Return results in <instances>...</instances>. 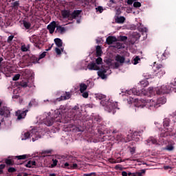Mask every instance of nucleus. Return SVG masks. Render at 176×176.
I'll return each instance as SVG.
<instances>
[{
    "mask_svg": "<svg viewBox=\"0 0 176 176\" xmlns=\"http://www.w3.org/2000/svg\"><path fill=\"white\" fill-rule=\"evenodd\" d=\"M53 163L51 164L50 167L51 168H54L56 166H57V163H58V161L57 160H52Z\"/></svg>",
    "mask_w": 176,
    "mask_h": 176,
    "instance_id": "45",
    "label": "nucleus"
},
{
    "mask_svg": "<svg viewBox=\"0 0 176 176\" xmlns=\"http://www.w3.org/2000/svg\"><path fill=\"white\" fill-rule=\"evenodd\" d=\"M117 39H118V41H119L120 42H124V41H127V36H120Z\"/></svg>",
    "mask_w": 176,
    "mask_h": 176,
    "instance_id": "42",
    "label": "nucleus"
},
{
    "mask_svg": "<svg viewBox=\"0 0 176 176\" xmlns=\"http://www.w3.org/2000/svg\"><path fill=\"white\" fill-rule=\"evenodd\" d=\"M133 7L134 8H141V3L138 1H135L133 3Z\"/></svg>",
    "mask_w": 176,
    "mask_h": 176,
    "instance_id": "49",
    "label": "nucleus"
},
{
    "mask_svg": "<svg viewBox=\"0 0 176 176\" xmlns=\"http://www.w3.org/2000/svg\"><path fill=\"white\" fill-rule=\"evenodd\" d=\"M2 105V102H0V107ZM10 116V110L7 107H3L0 109V124L3 123V118H9Z\"/></svg>",
    "mask_w": 176,
    "mask_h": 176,
    "instance_id": "4",
    "label": "nucleus"
},
{
    "mask_svg": "<svg viewBox=\"0 0 176 176\" xmlns=\"http://www.w3.org/2000/svg\"><path fill=\"white\" fill-rule=\"evenodd\" d=\"M148 93L151 96H161L162 94H168L169 93H176V85L173 84H170L169 85H162L161 87L153 88L149 87L148 88Z\"/></svg>",
    "mask_w": 176,
    "mask_h": 176,
    "instance_id": "1",
    "label": "nucleus"
},
{
    "mask_svg": "<svg viewBox=\"0 0 176 176\" xmlns=\"http://www.w3.org/2000/svg\"><path fill=\"white\" fill-rule=\"evenodd\" d=\"M60 116H61V111H55L54 116L52 118H54V121H55L56 119H57V118H60Z\"/></svg>",
    "mask_w": 176,
    "mask_h": 176,
    "instance_id": "41",
    "label": "nucleus"
},
{
    "mask_svg": "<svg viewBox=\"0 0 176 176\" xmlns=\"http://www.w3.org/2000/svg\"><path fill=\"white\" fill-rule=\"evenodd\" d=\"M56 32H58L59 34H64V32H65V28L62 27V26H58L56 28Z\"/></svg>",
    "mask_w": 176,
    "mask_h": 176,
    "instance_id": "32",
    "label": "nucleus"
},
{
    "mask_svg": "<svg viewBox=\"0 0 176 176\" xmlns=\"http://www.w3.org/2000/svg\"><path fill=\"white\" fill-rule=\"evenodd\" d=\"M27 112H28V110H18L17 111H16L15 116L17 117V120H21V119H25V116H27Z\"/></svg>",
    "mask_w": 176,
    "mask_h": 176,
    "instance_id": "8",
    "label": "nucleus"
},
{
    "mask_svg": "<svg viewBox=\"0 0 176 176\" xmlns=\"http://www.w3.org/2000/svg\"><path fill=\"white\" fill-rule=\"evenodd\" d=\"M72 111L73 115H74V118H76V119H79L80 118V116H82V113L79 111L78 105L74 106L72 108Z\"/></svg>",
    "mask_w": 176,
    "mask_h": 176,
    "instance_id": "10",
    "label": "nucleus"
},
{
    "mask_svg": "<svg viewBox=\"0 0 176 176\" xmlns=\"http://www.w3.org/2000/svg\"><path fill=\"white\" fill-rule=\"evenodd\" d=\"M166 149H167V151H173L174 146H173L171 145H168L166 146Z\"/></svg>",
    "mask_w": 176,
    "mask_h": 176,
    "instance_id": "58",
    "label": "nucleus"
},
{
    "mask_svg": "<svg viewBox=\"0 0 176 176\" xmlns=\"http://www.w3.org/2000/svg\"><path fill=\"white\" fill-rule=\"evenodd\" d=\"M19 6H20V1H16L11 3V8L14 9V10H19Z\"/></svg>",
    "mask_w": 176,
    "mask_h": 176,
    "instance_id": "26",
    "label": "nucleus"
},
{
    "mask_svg": "<svg viewBox=\"0 0 176 176\" xmlns=\"http://www.w3.org/2000/svg\"><path fill=\"white\" fill-rule=\"evenodd\" d=\"M141 59L140 58V56H135L133 60H132V64H133L134 65H137V64H138L139 61Z\"/></svg>",
    "mask_w": 176,
    "mask_h": 176,
    "instance_id": "40",
    "label": "nucleus"
},
{
    "mask_svg": "<svg viewBox=\"0 0 176 176\" xmlns=\"http://www.w3.org/2000/svg\"><path fill=\"white\" fill-rule=\"evenodd\" d=\"M146 102L142 104H138V108H144V107H146L151 111H155L157 108L162 107L164 104H166L167 99L164 97L159 98L157 100H150L149 101Z\"/></svg>",
    "mask_w": 176,
    "mask_h": 176,
    "instance_id": "2",
    "label": "nucleus"
},
{
    "mask_svg": "<svg viewBox=\"0 0 176 176\" xmlns=\"http://www.w3.org/2000/svg\"><path fill=\"white\" fill-rule=\"evenodd\" d=\"M20 76H21V75L19 74H15L14 76V77L12 78V80H14V81L19 80V79H20Z\"/></svg>",
    "mask_w": 176,
    "mask_h": 176,
    "instance_id": "48",
    "label": "nucleus"
},
{
    "mask_svg": "<svg viewBox=\"0 0 176 176\" xmlns=\"http://www.w3.org/2000/svg\"><path fill=\"white\" fill-rule=\"evenodd\" d=\"M161 56V60H164L166 58V54H160Z\"/></svg>",
    "mask_w": 176,
    "mask_h": 176,
    "instance_id": "60",
    "label": "nucleus"
},
{
    "mask_svg": "<svg viewBox=\"0 0 176 176\" xmlns=\"http://www.w3.org/2000/svg\"><path fill=\"white\" fill-rule=\"evenodd\" d=\"M21 50L22 52H28V48H27V46L25 45H22L21 47Z\"/></svg>",
    "mask_w": 176,
    "mask_h": 176,
    "instance_id": "54",
    "label": "nucleus"
},
{
    "mask_svg": "<svg viewBox=\"0 0 176 176\" xmlns=\"http://www.w3.org/2000/svg\"><path fill=\"white\" fill-rule=\"evenodd\" d=\"M107 69H101L98 72V76L101 79H107Z\"/></svg>",
    "mask_w": 176,
    "mask_h": 176,
    "instance_id": "18",
    "label": "nucleus"
},
{
    "mask_svg": "<svg viewBox=\"0 0 176 176\" xmlns=\"http://www.w3.org/2000/svg\"><path fill=\"white\" fill-rule=\"evenodd\" d=\"M30 41L33 43L34 46H35V47L37 49H42V46H43L42 40L39 39V37L36 36L35 35L30 38Z\"/></svg>",
    "mask_w": 176,
    "mask_h": 176,
    "instance_id": "5",
    "label": "nucleus"
},
{
    "mask_svg": "<svg viewBox=\"0 0 176 176\" xmlns=\"http://www.w3.org/2000/svg\"><path fill=\"white\" fill-rule=\"evenodd\" d=\"M146 141V144L147 145H157L159 142H157V139L154 137H150Z\"/></svg>",
    "mask_w": 176,
    "mask_h": 176,
    "instance_id": "14",
    "label": "nucleus"
},
{
    "mask_svg": "<svg viewBox=\"0 0 176 176\" xmlns=\"http://www.w3.org/2000/svg\"><path fill=\"white\" fill-rule=\"evenodd\" d=\"M102 53V50H101V47L100 45H98L96 47V56L97 57H100Z\"/></svg>",
    "mask_w": 176,
    "mask_h": 176,
    "instance_id": "37",
    "label": "nucleus"
},
{
    "mask_svg": "<svg viewBox=\"0 0 176 176\" xmlns=\"http://www.w3.org/2000/svg\"><path fill=\"white\" fill-rule=\"evenodd\" d=\"M55 45L57 47H63V40L59 38H56L54 40Z\"/></svg>",
    "mask_w": 176,
    "mask_h": 176,
    "instance_id": "29",
    "label": "nucleus"
},
{
    "mask_svg": "<svg viewBox=\"0 0 176 176\" xmlns=\"http://www.w3.org/2000/svg\"><path fill=\"white\" fill-rule=\"evenodd\" d=\"M31 137L33 142H35V141L41 138L39 132L36 131V129H32L31 131L25 132L24 133V138H22V140H28V138H31Z\"/></svg>",
    "mask_w": 176,
    "mask_h": 176,
    "instance_id": "3",
    "label": "nucleus"
},
{
    "mask_svg": "<svg viewBox=\"0 0 176 176\" xmlns=\"http://www.w3.org/2000/svg\"><path fill=\"white\" fill-rule=\"evenodd\" d=\"M120 64H119V63H118V62H116L115 63H114V67H115V68H119V67H120Z\"/></svg>",
    "mask_w": 176,
    "mask_h": 176,
    "instance_id": "64",
    "label": "nucleus"
},
{
    "mask_svg": "<svg viewBox=\"0 0 176 176\" xmlns=\"http://www.w3.org/2000/svg\"><path fill=\"white\" fill-rule=\"evenodd\" d=\"M91 4H94L96 3V0H87L85 5H90Z\"/></svg>",
    "mask_w": 176,
    "mask_h": 176,
    "instance_id": "52",
    "label": "nucleus"
},
{
    "mask_svg": "<svg viewBox=\"0 0 176 176\" xmlns=\"http://www.w3.org/2000/svg\"><path fill=\"white\" fill-rule=\"evenodd\" d=\"M6 167V165L5 164H0V170H3Z\"/></svg>",
    "mask_w": 176,
    "mask_h": 176,
    "instance_id": "63",
    "label": "nucleus"
},
{
    "mask_svg": "<svg viewBox=\"0 0 176 176\" xmlns=\"http://www.w3.org/2000/svg\"><path fill=\"white\" fill-rule=\"evenodd\" d=\"M61 14L63 16V19H67L70 21L71 17V10H63L61 11Z\"/></svg>",
    "mask_w": 176,
    "mask_h": 176,
    "instance_id": "13",
    "label": "nucleus"
},
{
    "mask_svg": "<svg viewBox=\"0 0 176 176\" xmlns=\"http://www.w3.org/2000/svg\"><path fill=\"white\" fill-rule=\"evenodd\" d=\"M126 21V18L124 16H118L116 19V22L118 23V24H123Z\"/></svg>",
    "mask_w": 176,
    "mask_h": 176,
    "instance_id": "30",
    "label": "nucleus"
},
{
    "mask_svg": "<svg viewBox=\"0 0 176 176\" xmlns=\"http://www.w3.org/2000/svg\"><path fill=\"white\" fill-rule=\"evenodd\" d=\"M62 167H63V168H67L68 170H76V168H78V164L66 162L63 165Z\"/></svg>",
    "mask_w": 176,
    "mask_h": 176,
    "instance_id": "9",
    "label": "nucleus"
},
{
    "mask_svg": "<svg viewBox=\"0 0 176 176\" xmlns=\"http://www.w3.org/2000/svg\"><path fill=\"white\" fill-rule=\"evenodd\" d=\"M142 132L141 131H135L133 133H131L130 138H129V141H135L138 142L140 141V138L141 137V134Z\"/></svg>",
    "mask_w": 176,
    "mask_h": 176,
    "instance_id": "7",
    "label": "nucleus"
},
{
    "mask_svg": "<svg viewBox=\"0 0 176 176\" xmlns=\"http://www.w3.org/2000/svg\"><path fill=\"white\" fill-rule=\"evenodd\" d=\"M93 175H96V173H91L84 174V176H93Z\"/></svg>",
    "mask_w": 176,
    "mask_h": 176,
    "instance_id": "59",
    "label": "nucleus"
},
{
    "mask_svg": "<svg viewBox=\"0 0 176 176\" xmlns=\"http://www.w3.org/2000/svg\"><path fill=\"white\" fill-rule=\"evenodd\" d=\"M17 86H21V87H32L31 85H28V80H22L16 82Z\"/></svg>",
    "mask_w": 176,
    "mask_h": 176,
    "instance_id": "22",
    "label": "nucleus"
},
{
    "mask_svg": "<svg viewBox=\"0 0 176 176\" xmlns=\"http://www.w3.org/2000/svg\"><path fill=\"white\" fill-rule=\"evenodd\" d=\"M88 69L90 71H100V67L98 65H96L95 63H91L87 66Z\"/></svg>",
    "mask_w": 176,
    "mask_h": 176,
    "instance_id": "19",
    "label": "nucleus"
},
{
    "mask_svg": "<svg viewBox=\"0 0 176 176\" xmlns=\"http://www.w3.org/2000/svg\"><path fill=\"white\" fill-rule=\"evenodd\" d=\"M45 57H46V52L41 54L38 58H34V60H36V63H38L39 60H41V58H45Z\"/></svg>",
    "mask_w": 176,
    "mask_h": 176,
    "instance_id": "36",
    "label": "nucleus"
},
{
    "mask_svg": "<svg viewBox=\"0 0 176 176\" xmlns=\"http://www.w3.org/2000/svg\"><path fill=\"white\" fill-rule=\"evenodd\" d=\"M33 166H36V162L35 161H28V164L25 165V167L31 168Z\"/></svg>",
    "mask_w": 176,
    "mask_h": 176,
    "instance_id": "33",
    "label": "nucleus"
},
{
    "mask_svg": "<svg viewBox=\"0 0 176 176\" xmlns=\"http://www.w3.org/2000/svg\"><path fill=\"white\" fill-rule=\"evenodd\" d=\"M81 13H82V10H76L73 12H71L70 21H72V20L78 19V17L80 16Z\"/></svg>",
    "mask_w": 176,
    "mask_h": 176,
    "instance_id": "12",
    "label": "nucleus"
},
{
    "mask_svg": "<svg viewBox=\"0 0 176 176\" xmlns=\"http://www.w3.org/2000/svg\"><path fill=\"white\" fill-rule=\"evenodd\" d=\"M125 60L126 59L124 58V56H122L119 54L116 56V61H117L118 63H120V64H123V63H124Z\"/></svg>",
    "mask_w": 176,
    "mask_h": 176,
    "instance_id": "27",
    "label": "nucleus"
},
{
    "mask_svg": "<svg viewBox=\"0 0 176 176\" xmlns=\"http://www.w3.org/2000/svg\"><path fill=\"white\" fill-rule=\"evenodd\" d=\"M96 9V12H99L100 13H102V12H104V8L102 6H98Z\"/></svg>",
    "mask_w": 176,
    "mask_h": 176,
    "instance_id": "50",
    "label": "nucleus"
},
{
    "mask_svg": "<svg viewBox=\"0 0 176 176\" xmlns=\"http://www.w3.org/2000/svg\"><path fill=\"white\" fill-rule=\"evenodd\" d=\"M129 176H137V173H131V172H129Z\"/></svg>",
    "mask_w": 176,
    "mask_h": 176,
    "instance_id": "61",
    "label": "nucleus"
},
{
    "mask_svg": "<svg viewBox=\"0 0 176 176\" xmlns=\"http://www.w3.org/2000/svg\"><path fill=\"white\" fill-rule=\"evenodd\" d=\"M8 173H16V168L10 167L8 170Z\"/></svg>",
    "mask_w": 176,
    "mask_h": 176,
    "instance_id": "55",
    "label": "nucleus"
},
{
    "mask_svg": "<svg viewBox=\"0 0 176 176\" xmlns=\"http://www.w3.org/2000/svg\"><path fill=\"white\" fill-rule=\"evenodd\" d=\"M6 164L8 166H13L14 164V161L12 160V157L9 156L8 158L4 160Z\"/></svg>",
    "mask_w": 176,
    "mask_h": 176,
    "instance_id": "24",
    "label": "nucleus"
},
{
    "mask_svg": "<svg viewBox=\"0 0 176 176\" xmlns=\"http://www.w3.org/2000/svg\"><path fill=\"white\" fill-rule=\"evenodd\" d=\"M59 98H61V101H64L65 100H69L71 98V93L70 92H65L64 96H60Z\"/></svg>",
    "mask_w": 176,
    "mask_h": 176,
    "instance_id": "25",
    "label": "nucleus"
},
{
    "mask_svg": "<svg viewBox=\"0 0 176 176\" xmlns=\"http://www.w3.org/2000/svg\"><path fill=\"white\" fill-rule=\"evenodd\" d=\"M145 173H146V170L142 169L138 172H136V176H144L145 175Z\"/></svg>",
    "mask_w": 176,
    "mask_h": 176,
    "instance_id": "38",
    "label": "nucleus"
},
{
    "mask_svg": "<svg viewBox=\"0 0 176 176\" xmlns=\"http://www.w3.org/2000/svg\"><path fill=\"white\" fill-rule=\"evenodd\" d=\"M23 24L26 30H30V28H31V23L23 21Z\"/></svg>",
    "mask_w": 176,
    "mask_h": 176,
    "instance_id": "39",
    "label": "nucleus"
},
{
    "mask_svg": "<svg viewBox=\"0 0 176 176\" xmlns=\"http://www.w3.org/2000/svg\"><path fill=\"white\" fill-rule=\"evenodd\" d=\"M13 38H14V36H13V35L9 36L7 39L8 43H10L12 42V41H13Z\"/></svg>",
    "mask_w": 176,
    "mask_h": 176,
    "instance_id": "53",
    "label": "nucleus"
},
{
    "mask_svg": "<svg viewBox=\"0 0 176 176\" xmlns=\"http://www.w3.org/2000/svg\"><path fill=\"white\" fill-rule=\"evenodd\" d=\"M154 71L155 72V76L159 78H162V76L166 74V70L164 69L163 65H157Z\"/></svg>",
    "mask_w": 176,
    "mask_h": 176,
    "instance_id": "6",
    "label": "nucleus"
},
{
    "mask_svg": "<svg viewBox=\"0 0 176 176\" xmlns=\"http://www.w3.org/2000/svg\"><path fill=\"white\" fill-rule=\"evenodd\" d=\"M168 135H174V134H173V132H170V131H168V129H167V131H162L160 133V138H166V137H168Z\"/></svg>",
    "mask_w": 176,
    "mask_h": 176,
    "instance_id": "23",
    "label": "nucleus"
},
{
    "mask_svg": "<svg viewBox=\"0 0 176 176\" xmlns=\"http://www.w3.org/2000/svg\"><path fill=\"white\" fill-rule=\"evenodd\" d=\"M18 160H25L27 159V155H18L15 157Z\"/></svg>",
    "mask_w": 176,
    "mask_h": 176,
    "instance_id": "43",
    "label": "nucleus"
},
{
    "mask_svg": "<svg viewBox=\"0 0 176 176\" xmlns=\"http://www.w3.org/2000/svg\"><path fill=\"white\" fill-rule=\"evenodd\" d=\"M122 176H129V172H126V171H122Z\"/></svg>",
    "mask_w": 176,
    "mask_h": 176,
    "instance_id": "62",
    "label": "nucleus"
},
{
    "mask_svg": "<svg viewBox=\"0 0 176 176\" xmlns=\"http://www.w3.org/2000/svg\"><path fill=\"white\" fill-rule=\"evenodd\" d=\"M60 101H61V98H58L56 99H52L50 100H44L45 102H49L50 105H57V103L60 102Z\"/></svg>",
    "mask_w": 176,
    "mask_h": 176,
    "instance_id": "21",
    "label": "nucleus"
},
{
    "mask_svg": "<svg viewBox=\"0 0 176 176\" xmlns=\"http://www.w3.org/2000/svg\"><path fill=\"white\" fill-rule=\"evenodd\" d=\"M25 58H23V60L19 62V67H22V68L23 67H27V64H25V60H24Z\"/></svg>",
    "mask_w": 176,
    "mask_h": 176,
    "instance_id": "44",
    "label": "nucleus"
},
{
    "mask_svg": "<svg viewBox=\"0 0 176 176\" xmlns=\"http://www.w3.org/2000/svg\"><path fill=\"white\" fill-rule=\"evenodd\" d=\"M82 97H83V98H89V92H87V91L82 92Z\"/></svg>",
    "mask_w": 176,
    "mask_h": 176,
    "instance_id": "51",
    "label": "nucleus"
},
{
    "mask_svg": "<svg viewBox=\"0 0 176 176\" xmlns=\"http://www.w3.org/2000/svg\"><path fill=\"white\" fill-rule=\"evenodd\" d=\"M115 42H118V38L115 36H109L106 39V43L107 45H112Z\"/></svg>",
    "mask_w": 176,
    "mask_h": 176,
    "instance_id": "17",
    "label": "nucleus"
},
{
    "mask_svg": "<svg viewBox=\"0 0 176 176\" xmlns=\"http://www.w3.org/2000/svg\"><path fill=\"white\" fill-rule=\"evenodd\" d=\"M3 61V58L0 57V72H3V70H2V64L1 63Z\"/></svg>",
    "mask_w": 176,
    "mask_h": 176,
    "instance_id": "57",
    "label": "nucleus"
},
{
    "mask_svg": "<svg viewBox=\"0 0 176 176\" xmlns=\"http://www.w3.org/2000/svg\"><path fill=\"white\" fill-rule=\"evenodd\" d=\"M114 138L115 140H116L117 141H123V135H121L120 133H118L116 135H114Z\"/></svg>",
    "mask_w": 176,
    "mask_h": 176,
    "instance_id": "35",
    "label": "nucleus"
},
{
    "mask_svg": "<svg viewBox=\"0 0 176 176\" xmlns=\"http://www.w3.org/2000/svg\"><path fill=\"white\" fill-rule=\"evenodd\" d=\"M54 118L52 117H48L45 120H44V123L46 124V126H53V124L54 123Z\"/></svg>",
    "mask_w": 176,
    "mask_h": 176,
    "instance_id": "20",
    "label": "nucleus"
},
{
    "mask_svg": "<svg viewBox=\"0 0 176 176\" xmlns=\"http://www.w3.org/2000/svg\"><path fill=\"white\" fill-rule=\"evenodd\" d=\"M47 30H49L50 34H53L56 30V21H52L47 27Z\"/></svg>",
    "mask_w": 176,
    "mask_h": 176,
    "instance_id": "16",
    "label": "nucleus"
},
{
    "mask_svg": "<svg viewBox=\"0 0 176 176\" xmlns=\"http://www.w3.org/2000/svg\"><path fill=\"white\" fill-rule=\"evenodd\" d=\"M130 93H132L134 96H142V91H138L135 88L129 91V94Z\"/></svg>",
    "mask_w": 176,
    "mask_h": 176,
    "instance_id": "28",
    "label": "nucleus"
},
{
    "mask_svg": "<svg viewBox=\"0 0 176 176\" xmlns=\"http://www.w3.org/2000/svg\"><path fill=\"white\" fill-rule=\"evenodd\" d=\"M107 109H109V112H112V111H113L114 109H119V108H118V102H111L109 103V104L107 107Z\"/></svg>",
    "mask_w": 176,
    "mask_h": 176,
    "instance_id": "15",
    "label": "nucleus"
},
{
    "mask_svg": "<svg viewBox=\"0 0 176 176\" xmlns=\"http://www.w3.org/2000/svg\"><path fill=\"white\" fill-rule=\"evenodd\" d=\"M143 76L144 77L145 80L140 81V85L142 87H146V86L149 85V82H148L147 79H151V78H152V75L147 76L144 74Z\"/></svg>",
    "mask_w": 176,
    "mask_h": 176,
    "instance_id": "11",
    "label": "nucleus"
},
{
    "mask_svg": "<svg viewBox=\"0 0 176 176\" xmlns=\"http://www.w3.org/2000/svg\"><path fill=\"white\" fill-rule=\"evenodd\" d=\"M170 120L169 118H165L164 120L163 125H164V129H166V127L170 126Z\"/></svg>",
    "mask_w": 176,
    "mask_h": 176,
    "instance_id": "34",
    "label": "nucleus"
},
{
    "mask_svg": "<svg viewBox=\"0 0 176 176\" xmlns=\"http://www.w3.org/2000/svg\"><path fill=\"white\" fill-rule=\"evenodd\" d=\"M96 98L98 100H104L105 98V95L99 94L96 95Z\"/></svg>",
    "mask_w": 176,
    "mask_h": 176,
    "instance_id": "47",
    "label": "nucleus"
},
{
    "mask_svg": "<svg viewBox=\"0 0 176 176\" xmlns=\"http://www.w3.org/2000/svg\"><path fill=\"white\" fill-rule=\"evenodd\" d=\"M87 90V85L85 83L80 84V93H83Z\"/></svg>",
    "mask_w": 176,
    "mask_h": 176,
    "instance_id": "31",
    "label": "nucleus"
},
{
    "mask_svg": "<svg viewBox=\"0 0 176 176\" xmlns=\"http://www.w3.org/2000/svg\"><path fill=\"white\" fill-rule=\"evenodd\" d=\"M55 52L56 54H58V56H60V54H61V50H60V48L58 47L55 48Z\"/></svg>",
    "mask_w": 176,
    "mask_h": 176,
    "instance_id": "56",
    "label": "nucleus"
},
{
    "mask_svg": "<svg viewBox=\"0 0 176 176\" xmlns=\"http://www.w3.org/2000/svg\"><path fill=\"white\" fill-rule=\"evenodd\" d=\"M96 64L98 65H100V64H102V58L101 57H98L96 59Z\"/></svg>",
    "mask_w": 176,
    "mask_h": 176,
    "instance_id": "46",
    "label": "nucleus"
}]
</instances>
